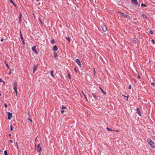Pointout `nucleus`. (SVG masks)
<instances>
[{"instance_id": "1", "label": "nucleus", "mask_w": 155, "mask_h": 155, "mask_svg": "<svg viewBox=\"0 0 155 155\" xmlns=\"http://www.w3.org/2000/svg\"><path fill=\"white\" fill-rule=\"evenodd\" d=\"M147 141L151 146V147L153 148H155V143L150 139L148 138L147 139Z\"/></svg>"}, {"instance_id": "2", "label": "nucleus", "mask_w": 155, "mask_h": 155, "mask_svg": "<svg viewBox=\"0 0 155 155\" xmlns=\"http://www.w3.org/2000/svg\"><path fill=\"white\" fill-rule=\"evenodd\" d=\"M13 86L14 89V90L15 92H16V95L17 96V83L16 82L14 81L13 82Z\"/></svg>"}, {"instance_id": "3", "label": "nucleus", "mask_w": 155, "mask_h": 155, "mask_svg": "<svg viewBox=\"0 0 155 155\" xmlns=\"http://www.w3.org/2000/svg\"><path fill=\"white\" fill-rule=\"evenodd\" d=\"M36 46H33L32 48V50L36 54H38V52L36 49Z\"/></svg>"}, {"instance_id": "4", "label": "nucleus", "mask_w": 155, "mask_h": 155, "mask_svg": "<svg viewBox=\"0 0 155 155\" xmlns=\"http://www.w3.org/2000/svg\"><path fill=\"white\" fill-rule=\"evenodd\" d=\"M8 120H10L11 118L12 117V114L9 112H8Z\"/></svg>"}, {"instance_id": "5", "label": "nucleus", "mask_w": 155, "mask_h": 155, "mask_svg": "<svg viewBox=\"0 0 155 155\" xmlns=\"http://www.w3.org/2000/svg\"><path fill=\"white\" fill-rule=\"evenodd\" d=\"M76 62L77 63V64H78L79 66L80 67H81V62H80V60L79 59H77L76 60Z\"/></svg>"}, {"instance_id": "6", "label": "nucleus", "mask_w": 155, "mask_h": 155, "mask_svg": "<svg viewBox=\"0 0 155 155\" xmlns=\"http://www.w3.org/2000/svg\"><path fill=\"white\" fill-rule=\"evenodd\" d=\"M38 68V66L37 65L34 64V65L33 69V73H34L36 71Z\"/></svg>"}, {"instance_id": "7", "label": "nucleus", "mask_w": 155, "mask_h": 155, "mask_svg": "<svg viewBox=\"0 0 155 155\" xmlns=\"http://www.w3.org/2000/svg\"><path fill=\"white\" fill-rule=\"evenodd\" d=\"M136 110L137 111L136 113H137L140 116H141V113L140 111L139 108H137Z\"/></svg>"}, {"instance_id": "8", "label": "nucleus", "mask_w": 155, "mask_h": 155, "mask_svg": "<svg viewBox=\"0 0 155 155\" xmlns=\"http://www.w3.org/2000/svg\"><path fill=\"white\" fill-rule=\"evenodd\" d=\"M101 28L102 30L104 31H106L107 30V27L105 25H103L101 26Z\"/></svg>"}, {"instance_id": "9", "label": "nucleus", "mask_w": 155, "mask_h": 155, "mask_svg": "<svg viewBox=\"0 0 155 155\" xmlns=\"http://www.w3.org/2000/svg\"><path fill=\"white\" fill-rule=\"evenodd\" d=\"M40 144H39L37 146V150L38 152H40L41 151V148L40 147Z\"/></svg>"}, {"instance_id": "10", "label": "nucleus", "mask_w": 155, "mask_h": 155, "mask_svg": "<svg viewBox=\"0 0 155 155\" xmlns=\"http://www.w3.org/2000/svg\"><path fill=\"white\" fill-rule=\"evenodd\" d=\"M92 95L95 99H97L98 98V96L94 93H92Z\"/></svg>"}, {"instance_id": "11", "label": "nucleus", "mask_w": 155, "mask_h": 155, "mask_svg": "<svg viewBox=\"0 0 155 155\" xmlns=\"http://www.w3.org/2000/svg\"><path fill=\"white\" fill-rule=\"evenodd\" d=\"M132 2L135 5H138V3L137 0H131Z\"/></svg>"}, {"instance_id": "12", "label": "nucleus", "mask_w": 155, "mask_h": 155, "mask_svg": "<svg viewBox=\"0 0 155 155\" xmlns=\"http://www.w3.org/2000/svg\"><path fill=\"white\" fill-rule=\"evenodd\" d=\"M21 13H20L19 17V23L20 24L21 22Z\"/></svg>"}, {"instance_id": "13", "label": "nucleus", "mask_w": 155, "mask_h": 155, "mask_svg": "<svg viewBox=\"0 0 155 155\" xmlns=\"http://www.w3.org/2000/svg\"><path fill=\"white\" fill-rule=\"evenodd\" d=\"M53 49L54 51H57V50L58 49V48L57 46H56V45L54 46V47H53Z\"/></svg>"}, {"instance_id": "14", "label": "nucleus", "mask_w": 155, "mask_h": 155, "mask_svg": "<svg viewBox=\"0 0 155 155\" xmlns=\"http://www.w3.org/2000/svg\"><path fill=\"white\" fill-rule=\"evenodd\" d=\"M118 12L119 13L120 15H122L123 16L125 17L126 15L125 13L120 12Z\"/></svg>"}, {"instance_id": "15", "label": "nucleus", "mask_w": 155, "mask_h": 155, "mask_svg": "<svg viewBox=\"0 0 155 155\" xmlns=\"http://www.w3.org/2000/svg\"><path fill=\"white\" fill-rule=\"evenodd\" d=\"M141 16L143 18L147 19L148 18L146 15L144 14H142L141 15Z\"/></svg>"}, {"instance_id": "16", "label": "nucleus", "mask_w": 155, "mask_h": 155, "mask_svg": "<svg viewBox=\"0 0 155 155\" xmlns=\"http://www.w3.org/2000/svg\"><path fill=\"white\" fill-rule=\"evenodd\" d=\"M20 36L21 39V40H23V39L24 38H23V36H22V34L21 31V30H20Z\"/></svg>"}, {"instance_id": "17", "label": "nucleus", "mask_w": 155, "mask_h": 155, "mask_svg": "<svg viewBox=\"0 0 155 155\" xmlns=\"http://www.w3.org/2000/svg\"><path fill=\"white\" fill-rule=\"evenodd\" d=\"M54 72V71H51V76L53 77V78H54V76L53 75V73Z\"/></svg>"}, {"instance_id": "18", "label": "nucleus", "mask_w": 155, "mask_h": 155, "mask_svg": "<svg viewBox=\"0 0 155 155\" xmlns=\"http://www.w3.org/2000/svg\"><path fill=\"white\" fill-rule=\"evenodd\" d=\"M10 2L12 4L16 7V5L13 2V1L12 0H9Z\"/></svg>"}, {"instance_id": "19", "label": "nucleus", "mask_w": 155, "mask_h": 155, "mask_svg": "<svg viewBox=\"0 0 155 155\" xmlns=\"http://www.w3.org/2000/svg\"><path fill=\"white\" fill-rule=\"evenodd\" d=\"M66 38L68 40V41H69V43L70 41V38L68 36L67 37H66Z\"/></svg>"}, {"instance_id": "20", "label": "nucleus", "mask_w": 155, "mask_h": 155, "mask_svg": "<svg viewBox=\"0 0 155 155\" xmlns=\"http://www.w3.org/2000/svg\"><path fill=\"white\" fill-rule=\"evenodd\" d=\"M100 88L101 91H102V92L104 93V94H106V93L104 91V90L101 87H100Z\"/></svg>"}, {"instance_id": "21", "label": "nucleus", "mask_w": 155, "mask_h": 155, "mask_svg": "<svg viewBox=\"0 0 155 155\" xmlns=\"http://www.w3.org/2000/svg\"><path fill=\"white\" fill-rule=\"evenodd\" d=\"M54 56L55 58H56V57H58V55L56 52L54 53Z\"/></svg>"}, {"instance_id": "22", "label": "nucleus", "mask_w": 155, "mask_h": 155, "mask_svg": "<svg viewBox=\"0 0 155 155\" xmlns=\"http://www.w3.org/2000/svg\"><path fill=\"white\" fill-rule=\"evenodd\" d=\"M149 32L151 35L153 34V31L152 30H150Z\"/></svg>"}, {"instance_id": "23", "label": "nucleus", "mask_w": 155, "mask_h": 155, "mask_svg": "<svg viewBox=\"0 0 155 155\" xmlns=\"http://www.w3.org/2000/svg\"><path fill=\"white\" fill-rule=\"evenodd\" d=\"M55 41L54 39H52L51 40V43L52 44H53L54 43Z\"/></svg>"}, {"instance_id": "24", "label": "nucleus", "mask_w": 155, "mask_h": 155, "mask_svg": "<svg viewBox=\"0 0 155 155\" xmlns=\"http://www.w3.org/2000/svg\"><path fill=\"white\" fill-rule=\"evenodd\" d=\"M61 109H66V107L64 106V105H62V107L61 108Z\"/></svg>"}, {"instance_id": "25", "label": "nucleus", "mask_w": 155, "mask_h": 155, "mask_svg": "<svg viewBox=\"0 0 155 155\" xmlns=\"http://www.w3.org/2000/svg\"><path fill=\"white\" fill-rule=\"evenodd\" d=\"M126 18H128V19H130V16L128 15H126V16H125V17Z\"/></svg>"}, {"instance_id": "26", "label": "nucleus", "mask_w": 155, "mask_h": 155, "mask_svg": "<svg viewBox=\"0 0 155 155\" xmlns=\"http://www.w3.org/2000/svg\"><path fill=\"white\" fill-rule=\"evenodd\" d=\"M141 7L144 6V7H146L147 6V5L146 4H141Z\"/></svg>"}, {"instance_id": "27", "label": "nucleus", "mask_w": 155, "mask_h": 155, "mask_svg": "<svg viewBox=\"0 0 155 155\" xmlns=\"http://www.w3.org/2000/svg\"><path fill=\"white\" fill-rule=\"evenodd\" d=\"M4 153L5 155H8V153L6 150H5L4 151Z\"/></svg>"}, {"instance_id": "28", "label": "nucleus", "mask_w": 155, "mask_h": 155, "mask_svg": "<svg viewBox=\"0 0 155 155\" xmlns=\"http://www.w3.org/2000/svg\"><path fill=\"white\" fill-rule=\"evenodd\" d=\"M107 129L108 131H112V130L111 129L107 127Z\"/></svg>"}, {"instance_id": "29", "label": "nucleus", "mask_w": 155, "mask_h": 155, "mask_svg": "<svg viewBox=\"0 0 155 155\" xmlns=\"http://www.w3.org/2000/svg\"><path fill=\"white\" fill-rule=\"evenodd\" d=\"M133 42L135 44H136L137 43L136 41L134 38H133Z\"/></svg>"}, {"instance_id": "30", "label": "nucleus", "mask_w": 155, "mask_h": 155, "mask_svg": "<svg viewBox=\"0 0 155 155\" xmlns=\"http://www.w3.org/2000/svg\"><path fill=\"white\" fill-rule=\"evenodd\" d=\"M83 94L84 96V97H85L86 99L87 100V97H86V96L84 94V93L83 92Z\"/></svg>"}, {"instance_id": "31", "label": "nucleus", "mask_w": 155, "mask_h": 155, "mask_svg": "<svg viewBox=\"0 0 155 155\" xmlns=\"http://www.w3.org/2000/svg\"><path fill=\"white\" fill-rule=\"evenodd\" d=\"M10 130L11 131H12L13 130V128L12 125H10Z\"/></svg>"}, {"instance_id": "32", "label": "nucleus", "mask_w": 155, "mask_h": 155, "mask_svg": "<svg viewBox=\"0 0 155 155\" xmlns=\"http://www.w3.org/2000/svg\"><path fill=\"white\" fill-rule=\"evenodd\" d=\"M68 77L69 78V79H71V77H70V74H68Z\"/></svg>"}, {"instance_id": "33", "label": "nucleus", "mask_w": 155, "mask_h": 155, "mask_svg": "<svg viewBox=\"0 0 155 155\" xmlns=\"http://www.w3.org/2000/svg\"><path fill=\"white\" fill-rule=\"evenodd\" d=\"M6 64V66L8 68H9L10 67H9L8 65V64L7 63H5Z\"/></svg>"}, {"instance_id": "34", "label": "nucleus", "mask_w": 155, "mask_h": 155, "mask_svg": "<svg viewBox=\"0 0 155 155\" xmlns=\"http://www.w3.org/2000/svg\"><path fill=\"white\" fill-rule=\"evenodd\" d=\"M151 41L153 44H154L155 43L153 39H152Z\"/></svg>"}, {"instance_id": "35", "label": "nucleus", "mask_w": 155, "mask_h": 155, "mask_svg": "<svg viewBox=\"0 0 155 155\" xmlns=\"http://www.w3.org/2000/svg\"><path fill=\"white\" fill-rule=\"evenodd\" d=\"M151 85H153V86H154L155 85V84L153 82H152L151 83Z\"/></svg>"}, {"instance_id": "36", "label": "nucleus", "mask_w": 155, "mask_h": 155, "mask_svg": "<svg viewBox=\"0 0 155 155\" xmlns=\"http://www.w3.org/2000/svg\"><path fill=\"white\" fill-rule=\"evenodd\" d=\"M131 88V85H130L129 86V87H128V88L129 89H130Z\"/></svg>"}, {"instance_id": "37", "label": "nucleus", "mask_w": 155, "mask_h": 155, "mask_svg": "<svg viewBox=\"0 0 155 155\" xmlns=\"http://www.w3.org/2000/svg\"><path fill=\"white\" fill-rule=\"evenodd\" d=\"M123 95L124 96V97H127V99H128V97H129V96H128V95L127 96H125V95H124L123 94Z\"/></svg>"}, {"instance_id": "38", "label": "nucleus", "mask_w": 155, "mask_h": 155, "mask_svg": "<svg viewBox=\"0 0 155 155\" xmlns=\"http://www.w3.org/2000/svg\"><path fill=\"white\" fill-rule=\"evenodd\" d=\"M28 120L30 121L31 122H32V120L30 118H28Z\"/></svg>"}, {"instance_id": "39", "label": "nucleus", "mask_w": 155, "mask_h": 155, "mask_svg": "<svg viewBox=\"0 0 155 155\" xmlns=\"http://www.w3.org/2000/svg\"><path fill=\"white\" fill-rule=\"evenodd\" d=\"M4 105H5V107H7V104H4Z\"/></svg>"}, {"instance_id": "40", "label": "nucleus", "mask_w": 155, "mask_h": 155, "mask_svg": "<svg viewBox=\"0 0 155 155\" xmlns=\"http://www.w3.org/2000/svg\"><path fill=\"white\" fill-rule=\"evenodd\" d=\"M21 41L23 44H25V42L24 39H23V40H21Z\"/></svg>"}, {"instance_id": "41", "label": "nucleus", "mask_w": 155, "mask_h": 155, "mask_svg": "<svg viewBox=\"0 0 155 155\" xmlns=\"http://www.w3.org/2000/svg\"><path fill=\"white\" fill-rule=\"evenodd\" d=\"M16 146L17 148V149H18V145H17V142H16Z\"/></svg>"}, {"instance_id": "42", "label": "nucleus", "mask_w": 155, "mask_h": 155, "mask_svg": "<svg viewBox=\"0 0 155 155\" xmlns=\"http://www.w3.org/2000/svg\"><path fill=\"white\" fill-rule=\"evenodd\" d=\"M9 142L11 143H13V140H9Z\"/></svg>"}, {"instance_id": "43", "label": "nucleus", "mask_w": 155, "mask_h": 155, "mask_svg": "<svg viewBox=\"0 0 155 155\" xmlns=\"http://www.w3.org/2000/svg\"><path fill=\"white\" fill-rule=\"evenodd\" d=\"M4 39L3 38H1V41L2 42L4 41Z\"/></svg>"}, {"instance_id": "44", "label": "nucleus", "mask_w": 155, "mask_h": 155, "mask_svg": "<svg viewBox=\"0 0 155 155\" xmlns=\"http://www.w3.org/2000/svg\"><path fill=\"white\" fill-rule=\"evenodd\" d=\"M64 110H62L61 111V113H64Z\"/></svg>"}, {"instance_id": "45", "label": "nucleus", "mask_w": 155, "mask_h": 155, "mask_svg": "<svg viewBox=\"0 0 155 155\" xmlns=\"http://www.w3.org/2000/svg\"><path fill=\"white\" fill-rule=\"evenodd\" d=\"M137 77H138V78H139V79L140 78V76L139 75H138V76Z\"/></svg>"}, {"instance_id": "46", "label": "nucleus", "mask_w": 155, "mask_h": 155, "mask_svg": "<svg viewBox=\"0 0 155 155\" xmlns=\"http://www.w3.org/2000/svg\"><path fill=\"white\" fill-rule=\"evenodd\" d=\"M74 70L76 73H77V71L76 68H74Z\"/></svg>"}, {"instance_id": "47", "label": "nucleus", "mask_w": 155, "mask_h": 155, "mask_svg": "<svg viewBox=\"0 0 155 155\" xmlns=\"http://www.w3.org/2000/svg\"><path fill=\"white\" fill-rule=\"evenodd\" d=\"M2 81V79H0V82H1Z\"/></svg>"}, {"instance_id": "48", "label": "nucleus", "mask_w": 155, "mask_h": 155, "mask_svg": "<svg viewBox=\"0 0 155 155\" xmlns=\"http://www.w3.org/2000/svg\"><path fill=\"white\" fill-rule=\"evenodd\" d=\"M94 73H95V69L94 70Z\"/></svg>"}, {"instance_id": "49", "label": "nucleus", "mask_w": 155, "mask_h": 155, "mask_svg": "<svg viewBox=\"0 0 155 155\" xmlns=\"http://www.w3.org/2000/svg\"><path fill=\"white\" fill-rule=\"evenodd\" d=\"M38 2L40 1V0H36Z\"/></svg>"}, {"instance_id": "50", "label": "nucleus", "mask_w": 155, "mask_h": 155, "mask_svg": "<svg viewBox=\"0 0 155 155\" xmlns=\"http://www.w3.org/2000/svg\"><path fill=\"white\" fill-rule=\"evenodd\" d=\"M11 134H9V136H11Z\"/></svg>"}, {"instance_id": "51", "label": "nucleus", "mask_w": 155, "mask_h": 155, "mask_svg": "<svg viewBox=\"0 0 155 155\" xmlns=\"http://www.w3.org/2000/svg\"><path fill=\"white\" fill-rule=\"evenodd\" d=\"M9 74H11V72H10Z\"/></svg>"}, {"instance_id": "52", "label": "nucleus", "mask_w": 155, "mask_h": 155, "mask_svg": "<svg viewBox=\"0 0 155 155\" xmlns=\"http://www.w3.org/2000/svg\"><path fill=\"white\" fill-rule=\"evenodd\" d=\"M116 131H117V132H118L119 131L118 130H116Z\"/></svg>"}, {"instance_id": "53", "label": "nucleus", "mask_w": 155, "mask_h": 155, "mask_svg": "<svg viewBox=\"0 0 155 155\" xmlns=\"http://www.w3.org/2000/svg\"><path fill=\"white\" fill-rule=\"evenodd\" d=\"M1 94L0 93V96H1Z\"/></svg>"}]
</instances>
